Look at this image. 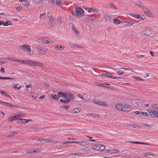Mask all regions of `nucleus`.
Here are the masks:
<instances>
[{
    "label": "nucleus",
    "instance_id": "f257e3e1",
    "mask_svg": "<svg viewBox=\"0 0 158 158\" xmlns=\"http://www.w3.org/2000/svg\"><path fill=\"white\" fill-rule=\"evenodd\" d=\"M24 64L31 66H39L40 67H42L43 65V64L42 63L29 60H24Z\"/></svg>",
    "mask_w": 158,
    "mask_h": 158
},
{
    "label": "nucleus",
    "instance_id": "f03ea898",
    "mask_svg": "<svg viewBox=\"0 0 158 158\" xmlns=\"http://www.w3.org/2000/svg\"><path fill=\"white\" fill-rule=\"evenodd\" d=\"M76 12L77 14L75 13H73L72 15L73 17H76L78 15V14H82L84 12V10L83 9L80 7H78L77 8L76 10Z\"/></svg>",
    "mask_w": 158,
    "mask_h": 158
},
{
    "label": "nucleus",
    "instance_id": "7ed1b4c3",
    "mask_svg": "<svg viewBox=\"0 0 158 158\" xmlns=\"http://www.w3.org/2000/svg\"><path fill=\"white\" fill-rule=\"evenodd\" d=\"M48 17L49 19V20L48 23L49 25H50L52 22L55 20V19L54 17L52 16V12H49L48 14Z\"/></svg>",
    "mask_w": 158,
    "mask_h": 158
},
{
    "label": "nucleus",
    "instance_id": "20e7f679",
    "mask_svg": "<svg viewBox=\"0 0 158 158\" xmlns=\"http://www.w3.org/2000/svg\"><path fill=\"white\" fill-rule=\"evenodd\" d=\"M147 111L150 113L152 116L158 117V112L153 110L148 109Z\"/></svg>",
    "mask_w": 158,
    "mask_h": 158
},
{
    "label": "nucleus",
    "instance_id": "39448f33",
    "mask_svg": "<svg viewBox=\"0 0 158 158\" xmlns=\"http://www.w3.org/2000/svg\"><path fill=\"white\" fill-rule=\"evenodd\" d=\"M152 29L151 28L148 27L146 28L143 31V34L147 36L151 35L152 32Z\"/></svg>",
    "mask_w": 158,
    "mask_h": 158
},
{
    "label": "nucleus",
    "instance_id": "423d86ee",
    "mask_svg": "<svg viewBox=\"0 0 158 158\" xmlns=\"http://www.w3.org/2000/svg\"><path fill=\"white\" fill-rule=\"evenodd\" d=\"M20 47L21 48L24 50L26 51H29L31 50V48L28 45H26L25 44L21 46H20Z\"/></svg>",
    "mask_w": 158,
    "mask_h": 158
},
{
    "label": "nucleus",
    "instance_id": "0eeeda50",
    "mask_svg": "<svg viewBox=\"0 0 158 158\" xmlns=\"http://www.w3.org/2000/svg\"><path fill=\"white\" fill-rule=\"evenodd\" d=\"M132 109V107L127 105H123V111H131Z\"/></svg>",
    "mask_w": 158,
    "mask_h": 158
},
{
    "label": "nucleus",
    "instance_id": "6e6552de",
    "mask_svg": "<svg viewBox=\"0 0 158 158\" xmlns=\"http://www.w3.org/2000/svg\"><path fill=\"white\" fill-rule=\"evenodd\" d=\"M8 59L13 61L18 62L21 64H24V60H21L13 57L8 58Z\"/></svg>",
    "mask_w": 158,
    "mask_h": 158
},
{
    "label": "nucleus",
    "instance_id": "1a4fd4ad",
    "mask_svg": "<svg viewBox=\"0 0 158 158\" xmlns=\"http://www.w3.org/2000/svg\"><path fill=\"white\" fill-rule=\"evenodd\" d=\"M146 10H147V11H145V9H143V10L145 14L148 15H150L151 16L153 17L154 16L153 15L151 11L148 8H146Z\"/></svg>",
    "mask_w": 158,
    "mask_h": 158
},
{
    "label": "nucleus",
    "instance_id": "9d476101",
    "mask_svg": "<svg viewBox=\"0 0 158 158\" xmlns=\"http://www.w3.org/2000/svg\"><path fill=\"white\" fill-rule=\"evenodd\" d=\"M94 103L96 104L100 105L103 106H107L108 105L107 103L105 102H100L98 101H95Z\"/></svg>",
    "mask_w": 158,
    "mask_h": 158
},
{
    "label": "nucleus",
    "instance_id": "9b49d317",
    "mask_svg": "<svg viewBox=\"0 0 158 158\" xmlns=\"http://www.w3.org/2000/svg\"><path fill=\"white\" fill-rule=\"evenodd\" d=\"M115 107L118 110H123V105L121 103H118L115 106Z\"/></svg>",
    "mask_w": 158,
    "mask_h": 158
},
{
    "label": "nucleus",
    "instance_id": "f8f14e48",
    "mask_svg": "<svg viewBox=\"0 0 158 158\" xmlns=\"http://www.w3.org/2000/svg\"><path fill=\"white\" fill-rule=\"evenodd\" d=\"M38 41L40 43H44V44H46L49 42L47 40H45L44 39H39Z\"/></svg>",
    "mask_w": 158,
    "mask_h": 158
},
{
    "label": "nucleus",
    "instance_id": "ddd939ff",
    "mask_svg": "<svg viewBox=\"0 0 158 158\" xmlns=\"http://www.w3.org/2000/svg\"><path fill=\"white\" fill-rule=\"evenodd\" d=\"M127 143H135V144H145V145H149V144L148 143H143L142 142H133V141H129V142H127Z\"/></svg>",
    "mask_w": 158,
    "mask_h": 158
},
{
    "label": "nucleus",
    "instance_id": "4468645a",
    "mask_svg": "<svg viewBox=\"0 0 158 158\" xmlns=\"http://www.w3.org/2000/svg\"><path fill=\"white\" fill-rule=\"evenodd\" d=\"M135 4L138 6L140 8L142 9H144V6L143 5V4L140 1H137L136 3Z\"/></svg>",
    "mask_w": 158,
    "mask_h": 158
},
{
    "label": "nucleus",
    "instance_id": "2eb2a0df",
    "mask_svg": "<svg viewBox=\"0 0 158 158\" xmlns=\"http://www.w3.org/2000/svg\"><path fill=\"white\" fill-rule=\"evenodd\" d=\"M123 25L130 26L133 25V22L132 21H125L123 22Z\"/></svg>",
    "mask_w": 158,
    "mask_h": 158
},
{
    "label": "nucleus",
    "instance_id": "dca6fc26",
    "mask_svg": "<svg viewBox=\"0 0 158 158\" xmlns=\"http://www.w3.org/2000/svg\"><path fill=\"white\" fill-rule=\"evenodd\" d=\"M12 24V23L9 20H7L6 22H4L3 21V25L4 26H7L8 25H11Z\"/></svg>",
    "mask_w": 158,
    "mask_h": 158
},
{
    "label": "nucleus",
    "instance_id": "f3484780",
    "mask_svg": "<svg viewBox=\"0 0 158 158\" xmlns=\"http://www.w3.org/2000/svg\"><path fill=\"white\" fill-rule=\"evenodd\" d=\"M18 133L17 132L14 131L12 132H10L9 135L8 136V137H10L12 136H14L15 135Z\"/></svg>",
    "mask_w": 158,
    "mask_h": 158
},
{
    "label": "nucleus",
    "instance_id": "a211bd4d",
    "mask_svg": "<svg viewBox=\"0 0 158 158\" xmlns=\"http://www.w3.org/2000/svg\"><path fill=\"white\" fill-rule=\"evenodd\" d=\"M135 18L139 20H142L145 19V17L144 16H143V17H141V16L140 15H136Z\"/></svg>",
    "mask_w": 158,
    "mask_h": 158
},
{
    "label": "nucleus",
    "instance_id": "6ab92c4d",
    "mask_svg": "<svg viewBox=\"0 0 158 158\" xmlns=\"http://www.w3.org/2000/svg\"><path fill=\"white\" fill-rule=\"evenodd\" d=\"M68 96L67 99L69 100V102L71 100H73L74 99V96L71 94L68 93Z\"/></svg>",
    "mask_w": 158,
    "mask_h": 158
},
{
    "label": "nucleus",
    "instance_id": "aec40b11",
    "mask_svg": "<svg viewBox=\"0 0 158 158\" xmlns=\"http://www.w3.org/2000/svg\"><path fill=\"white\" fill-rule=\"evenodd\" d=\"M38 51L39 53L43 55L45 53V50L41 48H38Z\"/></svg>",
    "mask_w": 158,
    "mask_h": 158
},
{
    "label": "nucleus",
    "instance_id": "412c9836",
    "mask_svg": "<svg viewBox=\"0 0 158 158\" xmlns=\"http://www.w3.org/2000/svg\"><path fill=\"white\" fill-rule=\"evenodd\" d=\"M43 141H44L45 142L48 143L55 142L54 140L52 139H44Z\"/></svg>",
    "mask_w": 158,
    "mask_h": 158
},
{
    "label": "nucleus",
    "instance_id": "4be33fe9",
    "mask_svg": "<svg viewBox=\"0 0 158 158\" xmlns=\"http://www.w3.org/2000/svg\"><path fill=\"white\" fill-rule=\"evenodd\" d=\"M0 103H2L3 105H6V106L11 107V104L8 102L0 101Z\"/></svg>",
    "mask_w": 158,
    "mask_h": 158
},
{
    "label": "nucleus",
    "instance_id": "5701e85b",
    "mask_svg": "<svg viewBox=\"0 0 158 158\" xmlns=\"http://www.w3.org/2000/svg\"><path fill=\"white\" fill-rule=\"evenodd\" d=\"M113 21L115 23L117 24H119L121 23V22L119 20L116 19H114Z\"/></svg>",
    "mask_w": 158,
    "mask_h": 158
},
{
    "label": "nucleus",
    "instance_id": "b1692460",
    "mask_svg": "<svg viewBox=\"0 0 158 158\" xmlns=\"http://www.w3.org/2000/svg\"><path fill=\"white\" fill-rule=\"evenodd\" d=\"M152 107L153 109L157 110V111L158 112V105L156 104H153L152 105Z\"/></svg>",
    "mask_w": 158,
    "mask_h": 158
},
{
    "label": "nucleus",
    "instance_id": "393cba45",
    "mask_svg": "<svg viewBox=\"0 0 158 158\" xmlns=\"http://www.w3.org/2000/svg\"><path fill=\"white\" fill-rule=\"evenodd\" d=\"M60 101L64 103H68L69 102V99H67L66 100H64L63 99H61L60 100Z\"/></svg>",
    "mask_w": 158,
    "mask_h": 158
},
{
    "label": "nucleus",
    "instance_id": "a878e982",
    "mask_svg": "<svg viewBox=\"0 0 158 158\" xmlns=\"http://www.w3.org/2000/svg\"><path fill=\"white\" fill-rule=\"evenodd\" d=\"M18 118H18V117H17V116H13L9 119V121H12L18 119Z\"/></svg>",
    "mask_w": 158,
    "mask_h": 158
},
{
    "label": "nucleus",
    "instance_id": "bb28decb",
    "mask_svg": "<svg viewBox=\"0 0 158 158\" xmlns=\"http://www.w3.org/2000/svg\"><path fill=\"white\" fill-rule=\"evenodd\" d=\"M89 97V94H87L86 93L85 94H84V95H83V97H84L83 100H86L87 98H88Z\"/></svg>",
    "mask_w": 158,
    "mask_h": 158
},
{
    "label": "nucleus",
    "instance_id": "cd10ccee",
    "mask_svg": "<svg viewBox=\"0 0 158 158\" xmlns=\"http://www.w3.org/2000/svg\"><path fill=\"white\" fill-rule=\"evenodd\" d=\"M72 46L75 48H82V46L80 45H78L75 44H73L71 45Z\"/></svg>",
    "mask_w": 158,
    "mask_h": 158
},
{
    "label": "nucleus",
    "instance_id": "c85d7f7f",
    "mask_svg": "<svg viewBox=\"0 0 158 158\" xmlns=\"http://www.w3.org/2000/svg\"><path fill=\"white\" fill-rule=\"evenodd\" d=\"M105 20L106 21L108 22L110 21L111 19L110 17L108 15H106L105 16Z\"/></svg>",
    "mask_w": 158,
    "mask_h": 158
},
{
    "label": "nucleus",
    "instance_id": "c756f323",
    "mask_svg": "<svg viewBox=\"0 0 158 158\" xmlns=\"http://www.w3.org/2000/svg\"><path fill=\"white\" fill-rule=\"evenodd\" d=\"M143 155L145 156H147L150 155V156H152L154 157H155V155L154 154H152V153H144Z\"/></svg>",
    "mask_w": 158,
    "mask_h": 158
},
{
    "label": "nucleus",
    "instance_id": "7c9ffc66",
    "mask_svg": "<svg viewBox=\"0 0 158 158\" xmlns=\"http://www.w3.org/2000/svg\"><path fill=\"white\" fill-rule=\"evenodd\" d=\"M14 78H12L6 77H0V79L10 80L14 79Z\"/></svg>",
    "mask_w": 158,
    "mask_h": 158
},
{
    "label": "nucleus",
    "instance_id": "2f4dec72",
    "mask_svg": "<svg viewBox=\"0 0 158 158\" xmlns=\"http://www.w3.org/2000/svg\"><path fill=\"white\" fill-rule=\"evenodd\" d=\"M51 96L53 98L55 99L56 100H58V98L57 97L56 94H53L51 95Z\"/></svg>",
    "mask_w": 158,
    "mask_h": 158
},
{
    "label": "nucleus",
    "instance_id": "473e14b6",
    "mask_svg": "<svg viewBox=\"0 0 158 158\" xmlns=\"http://www.w3.org/2000/svg\"><path fill=\"white\" fill-rule=\"evenodd\" d=\"M46 16V13H44L42 14H41L40 15V18L41 19H43Z\"/></svg>",
    "mask_w": 158,
    "mask_h": 158
},
{
    "label": "nucleus",
    "instance_id": "72a5a7b5",
    "mask_svg": "<svg viewBox=\"0 0 158 158\" xmlns=\"http://www.w3.org/2000/svg\"><path fill=\"white\" fill-rule=\"evenodd\" d=\"M68 93L67 92H66L64 93V94L63 96V98H64L65 99H68Z\"/></svg>",
    "mask_w": 158,
    "mask_h": 158
},
{
    "label": "nucleus",
    "instance_id": "f704fd0d",
    "mask_svg": "<svg viewBox=\"0 0 158 158\" xmlns=\"http://www.w3.org/2000/svg\"><path fill=\"white\" fill-rule=\"evenodd\" d=\"M64 47L63 46H60L59 47L58 45L56 47V48L57 49H60V50H62L64 48Z\"/></svg>",
    "mask_w": 158,
    "mask_h": 158
},
{
    "label": "nucleus",
    "instance_id": "c9c22d12",
    "mask_svg": "<svg viewBox=\"0 0 158 158\" xmlns=\"http://www.w3.org/2000/svg\"><path fill=\"white\" fill-rule=\"evenodd\" d=\"M81 110V109L80 108H78L77 109H75L74 110V113H78Z\"/></svg>",
    "mask_w": 158,
    "mask_h": 158
},
{
    "label": "nucleus",
    "instance_id": "e433bc0d",
    "mask_svg": "<svg viewBox=\"0 0 158 158\" xmlns=\"http://www.w3.org/2000/svg\"><path fill=\"white\" fill-rule=\"evenodd\" d=\"M106 148V146L103 145L101 144L100 145V150H104Z\"/></svg>",
    "mask_w": 158,
    "mask_h": 158
},
{
    "label": "nucleus",
    "instance_id": "4c0bfd02",
    "mask_svg": "<svg viewBox=\"0 0 158 158\" xmlns=\"http://www.w3.org/2000/svg\"><path fill=\"white\" fill-rule=\"evenodd\" d=\"M130 126H131L132 127L135 128L136 127H138V128H141L140 126H138L136 124H132L131 125H130Z\"/></svg>",
    "mask_w": 158,
    "mask_h": 158
},
{
    "label": "nucleus",
    "instance_id": "58836bf2",
    "mask_svg": "<svg viewBox=\"0 0 158 158\" xmlns=\"http://www.w3.org/2000/svg\"><path fill=\"white\" fill-rule=\"evenodd\" d=\"M92 11L94 13L98 12V10L97 9H95L94 8H92Z\"/></svg>",
    "mask_w": 158,
    "mask_h": 158
},
{
    "label": "nucleus",
    "instance_id": "ea45409f",
    "mask_svg": "<svg viewBox=\"0 0 158 158\" xmlns=\"http://www.w3.org/2000/svg\"><path fill=\"white\" fill-rule=\"evenodd\" d=\"M111 7L112 9H116L117 8L115 6L113 3H110L109 4Z\"/></svg>",
    "mask_w": 158,
    "mask_h": 158
},
{
    "label": "nucleus",
    "instance_id": "a19ab883",
    "mask_svg": "<svg viewBox=\"0 0 158 158\" xmlns=\"http://www.w3.org/2000/svg\"><path fill=\"white\" fill-rule=\"evenodd\" d=\"M110 152H112V153H118L119 152L118 150H112L109 151Z\"/></svg>",
    "mask_w": 158,
    "mask_h": 158
},
{
    "label": "nucleus",
    "instance_id": "79ce46f5",
    "mask_svg": "<svg viewBox=\"0 0 158 158\" xmlns=\"http://www.w3.org/2000/svg\"><path fill=\"white\" fill-rule=\"evenodd\" d=\"M134 78H135V79L138 80V81H143V79L142 78H140L139 77H134Z\"/></svg>",
    "mask_w": 158,
    "mask_h": 158
},
{
    "label": "nucleus",
    "instance_id": "37998d69",
    "mask_svg": "<svg viewBox=\"0 0 158 158\" xmlns=\"http://www.w3.org/2000/svg\"><path fill=\"white\" fill-rule=\"evenodd\" d=\"M25 2H24V4L25 6L28 7L29 6V3L26 0L24 1Z\"/></svg>",
    "mask_w": 158,
    "mask_h": 158
},
{
    "label": "nucleus",
    "instance_id": "c03bdc74",
    "mask_svg": "<svg viewBox=\"0 0 158 158\" xmlns=\"http://www.w3.org/2000/svg\"><path fill=\"white\" fill-rule=\"evenodd\" d=\"M99 85H100L102 87H103L104 88H110L109 86H107L103 85H101V84H98Z\"/></svg>",
    "mask_w": 158,
    "mask_h": 158
},
{
    "label": "nucleus",
    "instance_id": "a18cd8bd",
    "mask_svg": "<svg viewBox=\"0 0 158 158\" xmlns=\"http://www.w3.org/2000/svg\"><path fill=\"white\" fill-rule=\"evenodd\" d=\"M24 114L23 113H19L18 114L17 116L18 118H19L18 117H22L23 116Z\"/></svg>",
    "mask_w": 158,
    "mask_h": 158
},
{
    "label": "nucleus",
    "instance_id": "49530a36",
    "mask_svg": "<svg viewBox=\"0 0 158 158\" xmlns=\"http://www.w3.org/2000/svg\"><path fill=\"white\" fill-rule=\"evenodd\" d=\"M141 114H142L143 115H148V116H149V114H148V113L146 112H141Z\"/></svg>",
    "mask_w": 158,
    "mask_h": 158
},
{
    "label": "nucleus",
    "instance_id": "de8ad7c7",
    "mask_svg": "<svg viewBox=\"0 0 158 158\" xmlns=\"http://www.w3.org/2000/svg\"><path fill=\"white\" fill-rule=\"evenodd\" d=\"M59 94H60V97L63 98L64 93L62 92H59Z\"/></svg>",
    "mask_w": 158,
    "mask_h": 158
},
{
    "label": "nucleus",
    "instance_id": "09e8293b",
    "mask_svg": "<svg viewBox=\"0 0 158 158\" xmlns=\"http://www.w3.org/2000/svg\"><path fill=\"white\" fill-rule=\"evenodd\" d=\"M130 15L131 16H133V17H134L135 18L136 15L135 14V13H132L131 14H130Z\"/></svg>",
    "mask_w": 158,
    "mask_h": 158
},
{
    "label": "nucleus",
    "instance_id": "8fccbe9b",
    "mask_svg": "<svg viewBox=\"0 0 158 158\" xmlns=\"http://www.w3.org/2000/svg\"><path fill=\"white\" fill-rule=\"evenodd\" d=\"M57 21H58L59 23H60V24H61L62 23V19L60 17L58 18L57 19Z\"/></svg>",
    "mask_w": 158,
    "mask_h": 158
},
{
    "label": "nucleus",
    "instance_id": "3c124183",
    "mask_svg": "<svg viewBox=\"0 0 158 158\" xmlns=\"http://www.w3.org/2000/svg\"><path fill=\"white\" fill-rule=\"evenodd\" d=\"M143 125L144 126H148V127H152L151 125L150 124H146L143 123Z\"/></svg>",
    "mask_w": 158,
    "mask_h": 158
},
{
    "label": "nucleus",
    "instance_id": "603ef678",
    "mask_svg": "<svg viewBox=\"0 0 158 158\" xmlns=\"http://www.w3.org/2000/svg\"><path fill=\"white\" fill-rule=\"evenodd\" d=\"M73 143V142H62V143L63 144H65L66 143Z\"/></svg>",
    "mask_w": 158,
    "mask_h": 158
},
{
    "label": "nucleus",
    "instance_id": "864d4df0",
    "mask_svg": "<svg viewBox=\"0 0 158 158\" xmlns=\"http://www.w3.org/2000/svg\"><path fill=\"white\" fill-rule=\"evenodd\" d=\"M0 72L2 73H5V69L4 68L1 67L0 69Z\"/></svg>",
    "mask_w": 158,
    "mask_h": 158
},
{
    "label": "nucleus",
    "instance_id": "5fc2aeb1",
    "mask_svg": "<svg viewBox=\"0 0 158 158\" xmlns=\"http://www.w3.org/2000/svg\"><path fill=\"white\" fill-rule=\"evenodd\" d=\"M77 97H79L80 98H81L83 100V99H84L83 96H82L81 94H78L77 95Z\"/></svg>",
    "mask_w": 158,
    "mask_h": 158
},
{
    "label": "nucleus",
    "instance_id": "6e6d98bb",
    "mask_svg": "<svg viewBox=\"0 0 158 158\" xmlns=\"http://www.w3.org/2000/svg\"><path fill=\"white\" fill-rule=\"evenodd\" d=\"M88 20L89 21H90L91 22L94 21L95 20V19L94 18H88Z\"/></svg>",
    "mask_w": 158,
    "mask_h": 158
},
{
    "label": "nucleus",
    "instance_id": "4d7b16f0",
    "mask_svg": "<svg viewBox=\"0 0 158 158\" xmlns=\"http://www.w3.org/2000/svg\"><path fill=\"white\" fill-rule=\"evenodd\" d=\"M110 78H113V79H117V78L118 79V78H120V77H113V76L111 75L110 76Z\"/></svg>",
    "mask_w": 158,
    "mask_h": 158
},
{
    "label": "nucleus",
    "instance_id": "13d9d810",
    "mask_svg": "<svg viewBox=\"0 0 158 158\" xmlns=\"http://www.w3.org/2000/svg\"><path fill=\"white\" fill-rule=\"evenodd\" d=\"M69 106H60V107L61 108H64L66 109V110L67 109L69 108Z\"/></svg>",
    "mask_w": 158,
    "mask_h": 158
},
{
    "label": "nucleus",
    "instance_id": "bf43d9fd",
    "mask_svg": "<svg viewBox=\"0 0 158 158\" xmlns=\"http://www.w3.org/2000/svg\"><path fill=\"white\" fill-rule=\"evenodd\" d=\"M18 119H19L20 120H21V122H22L23 123H24V122L25 121V120H26V119L19 118H18Z\"/></svg>",
    "mask_w": 158,
    "mask_h": 158
},
{
    "label": "nucleus",
    "instance_id": "052dcab7",
    "mask_svg": "<svg viewBox=\"0 0 158 158\" xmlns=\"http://www.w3.org/2000/svg\"><path fill=\"white\" fill-rule=\"evenodd\" d=\"M96 150H100V145H96Z\"/></svg>",
    "mask_w": 158,
    "mask_h": 158
},
{
    "label": "nucleus",
    "instance_id": "680f3d73",
    "mask_svg": "<svg viewBox=\"0 0 158 158\" xmlns=\"http://www.w3.org/2000/svg\"><path fill=\"white\" fill-rule=\"evenodd\" d=\"M36 152V151L33 150V151H32V150H30V151H27V152L28 153H32L33 152Z\"/></svg>",
    "mask_w": 158,
    "mask_h": 158
},
{
    "label": "nucleus",
    "instance_id": "e2e57ef3",
    "mask_svg": "<svg viewBox=\"0 0 158 158\" xmlns=\"http://www.w3.org/2000/svg\"><path fill=\"white\" fill-rule=\"evenodd\" d=\"M117 74L118 75H121L122 74H124V73L120 71H118L117 72Z\"/></svg>",
    "mask_w": 158,
    "mask_h": 158
},
{
    "label": "nucleus",
    "instance_id": "0e129e2a",
    "mask_svg": "<svg viewBox=\"0 0 158 158\" xmlns=\"http://www.w3.org/2000/svg\"><path fill=\"white\" fill-rule=\"evenodd\" d=\"M44 139H37V140L38 141L41 142H42L43 141Z\"/></svg>",
    "mask_w": 158,
    "mask_h": 158
},
{
    "label": "nucleus",
    "instance_id": "69168bd1",
    "mask_svg": "<svg viewBox=\"0 0 158 158\" xmlns=\"http://www.w3.org/2000/svg\"><path fill=\"white\" fill-rule=\"evenodd\" d=\"M88 11L89 13L91 12L92 11V8L91 7L89 8L88 9Z\"/></svg>",
    "mask_w": 158,
    "mask_h": 158
},
{
    "label": "nucleus",
    "instance_id": "338daca9",
    "mask_svg": "<svg viewBox=\"0 0 158 158\" xmlns=\"http://www.w3.org/2000/svg\"><path fill=\"white\" fill-rule=\"evenodd\" d=\"M25 120L24 122V123H28L30 121V120L27 119H26V120Z\"/></svg>",
    "mask_w": 158,
    "mask_h": 158
},
{
    "label": "nucleus",
    "instance_id": "774afa93",
    "mask_svg": "<svg viewBox=\"0 0 158 158\" xmlns=\"http://www.w3.org/2000/svg\"><path fill=\"white\" fill-rule=\"evenodd\" d=\"M82 143V144L83 145H85L86 144V142H81Z\"/></svg>",
    "mask_w": 158,
    "mask_h": 158
}]
</instances>
